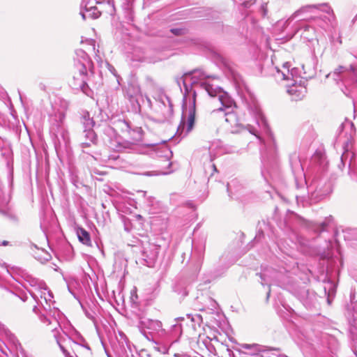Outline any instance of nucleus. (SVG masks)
<instances>
[{
  "label": "nucleus",
  "instance_id": "1",
  "mask_svg": "<svg viewBox=\"0 0 357 357\" xmlns=\"http://www.w3.org/2000/svg\"><path fill=\"white\" fill-rule=\"evenodd\" d=\"M211 78L214 79L215 77L208 75L204 71L196 69L185 73L180 79L183 82L186 90H188V82H190L192 86H198L204 89L211 97H218L225 109L236 107L235 102L227 92L211 83Z\"/></svg>",
  "mask_w": 357,
  "mask_h": 357
},
{
  "label": "nucleus",
  "instance_id": "2",
  "mask_svg": "<svg viewBox=\"0 0 357 357\" xmlns=\"http://www.w3.org/2000/svg\"><path fill=\"white\" fill-rule=\"evenodd\" d=\"M30 294L36 301L42 305L44 310L48 312L47 315L54 317L52 320H50L47 316H41V321L47 325L53 324L55 326L53 331H56V326H59V324L56 316H59V311L54 307L52 310L51 305L54 303L52 293L45 285L43 287L38 288L36 291L30 292Z\"/></svg>",
  "mask_w": 357,
  "mask_h": 357
},
{
  "label": "nucleus",
  "instance_id": "3",
  "mask_svg": "<svg viewBox=\"0 0 357 357\" xmlns=\"http://www.w3.org/2000/svg\"><path fill=\"white\" fill-rule=\"evenodd\" d=\"M54 332V336L65 357H85L91 354L88 345L75 342L66 335L65 337H59L56 331Z\"/></svg>",
  "mask_w": 357,
  "mask_h": 357
},
{
  "label": "nucleus",
  "instance_id": "4",
  "mask_svg": "<svg viewBox=\"0 0 357 357\" xmlns=\"http://www.w3.org/2000/svg\"><path fill=\"white\" fill-rule=\"evenodd\" d=\"M77 55L80 57V59L76 63L80 77H74V83L72 84L75 89H81L84 93H86L87 88V71L91 68L92 63L85 52L78 50Z\"/></svg>",
  "mask_w": 357,
  "mask_h": 357
},
{
  "label": "nucleus",
  "instance_id": "5",
  "mask_svg": "<svg viewBox=\"0 0 357 357\" xmlns=\"http://www.w3.org/2000/svg\"><path fill=\"white\" fill-rule=\"evenodd\" d=\"M320 10L328 14H333V11L331 8L327 3L322 4H313L307 5L301 7L300 9L295 11L287 20V22H291L300 16L301 15L305 13H315L314 10Z\"/></svg>",
  "mask_w": 357,
  "mask_h": 357
},
{
  "label": "nucleus",
  "instance_id": "6",
  "mask_svg": "<svg viewBox=\"0 0 357 357\" xmlns=\"http://www.w3.org/2000/svg\"><path fill=\"white\" fill-rule=\"evenodd\" d=\"M195 92H194L192 107L190 109L187 121H185V118H183L180 125L178 127L177 133H179L180 135H182L183 134L185 129V132L183 135H186L188 132H190L192 130L194 126L195 114Z\"/></svg>",
  "mask_w": 357,
  "mask_h": 357
},
{
  "label": "nucleus",
  "instance_id": "7",
  "mask_svg": "<svg viewBox=\"0 0 357 357\" xmlns=\"http://www.w3.org/2000/svg\"><path fill=\"white\" fill-rule=\"evenodd\" d=\"M287 92L291 96L293 100L297 101L303 99L305 96L307 89L303 84H300L297 85L293 84L289 87Z\"/></svg>",
  "mask_w": 357,
  "mask_h": 357
},
{
  "label": "nucleus",
  "instance_id": "8",
  "mask_svg": "<svg viewBox=\"0 0 357 357\" xmlns=\"http://www.w3.org/2000/svg\"><path fill=\"white\" fill-rule=\"evenodd\" d=\"M81 6L85 10V13L82 11L81 12L82 17L84 20L86 19V14H88L89 17H91L93 19H96L100 15V12L90 1H86V0H84Z\"/></svg>",
  "mask_w": 357,
  "mask_h": 357
},
{
  "label": "nucleus",
  "instance_id": "9",
  "mask_svg": "<svg viewBox=\"0 0 357 357\" xmlns=\"http://www.w3.org/2000/svg\"><path fill=\"white\" fill-rule=\"evenodd\" d=\"M289 66V63L287 62L283 64L282 70L277 68V77L282 80L294 79L296 76L297 69L294 68L290 70Z\"/></svg>",
  "mask_w": 357,
  "mask_h": 357
},
{
  "label": "nucleus",
  "instance_id": "10",
  "mask_svg": "<svg viewBox=\"0 0 357 357\" xmlns=\"http://www.w3.org/2000/svg\"><path fill=\"white\" fill-rule=\"evenodd\" d=\"M250 112L254 115L256 123L259 126H263L264 128H266L267 123L259 106L257 104L254 103L252 106L250 107Z\"/></svg>",
  "mask_w": 357,
  "mask_h": 357
},
{
  "label": "nucleus",
  "instance_id": "11",
  "mask_svg": "<svg viewBox=\"0 0 357 357\" xmlns=\"http://www.w3.org/2000/svg\"><path fill=\"white\" fill-rule=\"evenodd\" d=\"M126 94L130 100L135 99L137 100L138 98L142 96L139 85L135 82L128 84L126 89Z\"/></svg>",
  "mask_w": 357,
  "mask_h": 357
},
{
  "label": "nucleus",
  "instance_id": "12",
  "mask_svg": "<svg viewBox=\"0 0 357 357\" xmlns=\"http://www.w3.org/2000/svg\"><path fill=\"white\" fill-rule=\"evenodd\" d=\"M113 148L118 151H138V145L136 143L128 141L117 142V144Z\"/></svg>",
  "mask_w": 357,
  "mask_h": 357
},
{
  "label": "nucleus",
  "instance_id": "13",
  "mask_svg": "<svg viewBox=\"0 0 357 357\" xmlns=\"http://www.w3.org/2000/svg\"><path fill=\"white\" fill-rule=\"evenodd\" d=\"M141 324L144 327L153 331L158 332L162 330V323L158 320L145 319L141 321Z\"/></svg>",
  "mask_w": 357,
  "mask_h": 357
},
{
  "label": "nucleus",
  "instance_id": "14",
  "mask_svg": "<svg viewBox=\"0 0 357 357\" xmlns=\"http://www.w3.org/2000/svg\"><path fill=\"white\" fill-rule=\"evenodd\" d=\"M22 276L24 278V280L29 283L31 287H36V290L38 288L43 287L45 286V284L40 281H38L36 278H33L32 275H29L28 273L25 272L23 270H19Z\"/></svg>",
  "mask_w": 357,
  "mask_h": 357
},
{
  "label": "nucleus",
  "instance_id": "15",
  "mask_svg": "<svg viewBox=\"0 0 357 357\" xmlns=\"http://www.w3.org/2000/svg\"><path fill=\"white\" fill-rule=\"evenodd\" d=\"M275 275L276 273L272 271H264L263 273H261L259 276L261 279V284L263 286L265 284L270 286L272 282L275 280Z\"/></svg>",
  "mask_w": 357,
  "mask_h": 357
},
{
  "label": "nucleus",
  "instance_id": "16",
  "mask_svg": "<svg viewBox=\"0 0 357 357\" xmlns=\"http://www.w3.org/2000/svg\"><path fill=\"white\" fill-rule=\"evenodd\" d=\"M81 123L84 126V129H93L95 126V121L90 116V114L88 112H83L81 116Z\"/></svg>",
  "mask_w": 357,
  "mask_h": 357
},
{
  "label": "nucleus",
  "instance_id": "17",
  "mask_svg": "<svg viewBox=\"0 0 357 357\" xmlns=\"http://www.w3.org/2000/svg\"><path fill=\"white\" fill-rule=\"evenodd\" d=\"M225 121L230 125L231 128H237L240 125L236 114L233 112H227L225 113Z\"/></svg>",
  "mask_w": 357,
  "mask_h": 357
},
{
  "label": "nucleus",
  "instance_id": "18",
  "mask_svg": "<svg viewBox=\"0 0 357 357\" xmlns=\"http://www.w3.org/2000/svg\"><path fill=\"white\" fill-rule=\"evenodd\" d=\"M77 235L80 242L83 244L89 245L91 244V238L88 231L83 228L77 229Z\"/></svg>",
  "mask_w": 357,
  "mask_h": 357
},
{
  "label": "nucleus",
  "instance_id": "19",
  "mask_svg": "<svg viewBox=\"0 0 357 357\" xmlns=\"http://www.w3.org/2000/svg\"><path fill=\"white\" fill-rule=\"evenodd\" d=\"M82 139H86L90 142H98V137L93 129H84Z\"/></svg>",
  "mask_w": 357,
  "mask_h": 357
},
{
  "label": "nucleus",
  "instance_id": "20",
  "mask_svg": "<svg viewBox=\"0 0 357 357\" xmlns=\"http://www.w3.org/2000/svg\"><path fill=\"white\" fill-rule=\"evenodd\" d=\"M80 146L84 152H86V149L93 145H96L98 142H90L86 139H81Z\"/></svg>",
  "mask_w": 357,
  "mask_h": 357
},
{
  "label": "nucleus",
  "instance_id": "21",
  "mask_svg": "<svg viewBox=\"0 0 357 357\" xmlns=\"http://www.w3.org/2000/svg\"><path fill=\"white\" fill-rule=\"evenodd\" d=\"M172 332L174 334V335L179 337L182 333L181 325L178 323L172 325Z\"/></svg>",
  "mask_w": 357,
  "mask_h": 357
},
{
  "label": "nucleus",
  "instance_id": "22",
  "mask_svg": "<svg viewBox=\"0 0 357 357\" xmlns=\"http://www.w3.org/2000/svg\"><path fill=\"white\" fill-rule=\"evenodd\" d=\"M346 70V68L344 66H339L337 68L335 69L334 74H341L342 73H344Z\"/></svg>",
  "mask_w": 357,
  "mask_h": 357
},
{
  "label": "nucleus",
  "instance_id": "23",
  "mask_svg": "<svg viewBox=\"0 0 357 357\" xmlns=\"http://www.w3.org/2000/svg\"><path fill=\"white\" fill-rule=\"evenodd\" d=\"M135 0H125L126 3H125V8L126 9H130L131 8V6L132 5V3L134 2Z\"/></svg>",
  "mask_w": 357,
  "mask_h": 357
},
{
  "label": "nucleus",
  "instance_id": "24",
  "mask_svg": "<svg viewBox=\"0 0 357 357\" xmlns=\"http://www.w3.org/2000/svg\"><path fill=\"white\" fill-rule=\"evenodd\" d=\"M312 200L314 202H319L320 199H322V196H317V195H315V193H313L312 195Z\"/></svg>",
  "mask_w": 357,
  "mask_h": 357
},
{
  "label": "nucleus",
  "instance_id": "25",
  "mask_svg": "<svg viewBox=\"0 0 357 357\" xmlns=\"http://www.w3.org/2000/svg\"><path fill=\"white\" fill-rule=\"evenodd\" d=\"M95 1H96V3L98 4H100L105 1H107L108 3H110V0H95Z\"/></svg>",
  "mask_w": 357,
  "mask_h": 357
},
{
  "label": "nucleus",
  "instance_id": "26",
  "mask_svg": "<svg viewBox=\"0 0 357 357\" xmlns=\"http://www.w3.org/2000/svg\"><path fill=\"white\" fill-rule=\"evenodd\" d=\"M326 226V224L325 222H323L320 226V231H322L324 230L325 227Z\"/></svg>",
  "mask_w": 357,
  "mask_h": 357
},
{
  "label": "nucleus",
  "instance_id": "27",
  "mask_svg": "<svg viewBox=\"0 0 357 357\" xmlns=\"http://www.w3.org/2000/svg\"><path fill=\"white\" fill-rule=\"evenodd\" d=\"M172 32L175 33V34H178V32H179V30H178V29H172Z\"/></svg>",
  "mask_w": 357,
  "mask_h": 357
},
{
  "label": "nucleus",
  "instance_id": "28",
  "mask_svg": "<svg viewBox=\"0 0 357 357\" xmlns=\"http://www.w3.org/2000/svg\"><path fill=\"white\" fill-rule=\"evenodd\" d=\"M223 109H223V107H220V108H219V109H214V110L213 111V112H217V111H223Z\"/></svg>",
  "mask_w": 357,
  "mask_h": 357
},
{
  "label": "nucleus",
  "instance_id": "29",
  "mask_svg": "<svg viewBox=\"0 0 357 357\" xmlns=\"http://www.w3.org/2000/svg\"><path fill=\"white\" fill-rule=\"evenodd\" d=\"M8 241H3V242H2V245H8Z\"/></svg>",
  "mask_w": 357,
  "mask_h": 357
},
{
  "label": "nucleus",
  "instance_id": "30",
  "mask_svg": "<svg viewBox=\"0 0 357 357\" xmlns=\"http://www.w3.org/2000/svg\"><path fill=\"white\" fill-rule=\"evenodd\" d=\"M250 132L252 134H254L255 135H256V133L254 132V129L253 130H250Z\"/></svg>",
  "mask_w": 357,
  "mask_h": 357
},
{
  "label": "nucleus",
  "instance_id": "31",
  "mask_svg": "<svg viewBox=\"0 0 357 357\" xmlns=\"http://www.w3.org/2000/svg\"><path fill=\"white\" fill-rule=\"evenodd\" d=\"M329 244H330V246H331V247H333V245H332V242H331V241H329Z\"/></svg>",
  "mask_w": 357,
  "mask_h": 357
},
{
  "label": "nucleus",
  "instance_id": "32",
  "mask_svg": "<svg viewBox=\"0 0 357 357\" xmlns=\"http://www.w3.org/2000/svg\"><path fill=\"white\" fill-rule=\"evenodd\" d=\"M0 212H1V213H3V214H4V215H6V212L2 211H0Z\"/></svg>",
  "mask_w": 357,
  "mask_h": 357
},
{
  "label": "nucleus",
  "instance_id": "33",
  "mask_svg": "<svg viewBox=\"0 0 357 357\" xmlns=\"http://www.w3.org/2000/svg\"><path fill=\"white\" fill-rule=\"evenodd\" d=\"M343 158H344V154L342 155L341 157V160H343Z\"/></svg>",
  "mask_w": 357,
  "mask_h": 357
},
{
  "label": "nucleus",
  "instance_id": "34",
  "mask_svg": "<svg viewBox=\"0 0 357 357\" xmlns=\"http://www.w3.org/2000/svg\"><path fill=\"white\" fill-rule=\"evenodd\" d=\"M183 319V318L178 317L176 320Z\"/></svg>",
  "mask_w": 357,
  "mask_h": 357
},
{
  "label": "nucleus",
  "instance_id": "35",
  "mask_svg": "<svg viewBox=\"0 0 357 357\" xmlns=\"http://www.w3.org/2000/svg\"><path fill=\"white\" fill-rule=\"evenodd\" d=\"M354 231L355 233H357V230H354Z\"/></svg>",
  "mask_w": 357,
  "mask_h": 357
},
{
  "label": "nucleus",
  "instance_id": "36",
  "mask_svg": "<svg viewBox=\"0 0 357 357\" xmlns=\"http://www.w3.org/2000/svg\"><path fill=\"white\" fill-rule=\"evenodd\" d=\"M356 306H357V303H356Z\"/></svg>",
  "mask_w": 357,
  "mask_h": 357
}]
</instances>
